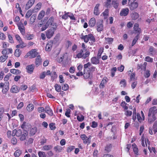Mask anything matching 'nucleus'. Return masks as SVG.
Here are the masks:
<instances>
[{
  "label": "nucleus",
  "instance_id": "obj_1",
  "mask_svg": "<svg viewBox=\"0 0 157 157\" xmlns=\"http://www.w3.org/2000/svg\"><path fill=\"white\" fill-rule=\"evenodd\" d=\"M84 51L83 50H80L78 53L76 55H74V58H82L84 59H86L90 55V52L88 51H86L85 53H83Z\"/></svg>",
  "mask_w": 157,
  "mask_h": 157
},
{
  "label": "nucleus",
  "instance_id": "obj_2",
  "mask_svg": "<svg viewBox=\"0 0 157 157\" xmlns=\"http://www.w3.org/2000/svg\"><path fill=\"white\" fill-rule=\"evenodd\" d=\"M83 68L84 72L85 70L88 71V69L89 70L90 72H93L95 71H97V69L96 67L92 65L91 63L89 62L84 65Z\"/></svg>",
  "mask_w": 157,
  "mask_h": 157
},
{
  "label": "nucleus",
  "instance_id": "obj_3",
  "mask_svg": "<svg viewBox=\"0 0 157 157\" xmlns=\"http://www.w3.org/2000/svg\"><path fill=\"white\" fill-rule=\"evenodd\" d=\"M81 39L84 40L85 42L87 43L90 40L92 42H94L95 39L93 35L91 34H89L88 35L82 36L81 37Z\"/></svg>",
  "mask_w": 157,
  "mask_h": 157
},
{
  "label": "nucleus",
  "instance_id": "obj_4",
  "mask_svg": "<svg viewBox=\"0 0 157 157\" xmlns=\"http://www.w3.org/2000/svg\"><path fill=\"white\" fill-rule=\"evenodd\" d=\"M37 54L38 53L36 49H32L27 53V54L25 56V58H27L29 56H31V58H34L35 57Z\"/></svg>",
  "mask_w": 157,
  "mask_h": 157
},
{
  "label": "nucleus",
  "instance_id": "obj_5",
  "mask_svg": "<svg viewBox=\"0 0 157 157\" xmlns=\"http://www.w3.org/2000/svg\"><path fill=\"white\" fill-rule=\"evenodd\" d=\"M81 138L83 141L84 144H90L91 142V138H88L85 134H82L81 136Z\"/></svg>",
  "mask_w": 157,
  "mask_h": 157
},
{
  "label": "nucleus",
  "instance_id": "obj_6",
  "mask_svg": "<svg viewBox=\"0 0 157 157\" xmlns=\"http://www.w3.org/2000/svg\"><path fill=\"white\" fill-rule=\"evenodd\" d=\"M156 119L154 114H152L149 112L148 114V121L150 124H151Z\"/></svg>",
  "mask_w": 157,
  "mask_h": 157
},
{
  "label": "nucleus",
  "instance_id": "obj_7",
  "mask_svg": "<svg viewBox=\"0 0 157 157\" xmlns=\"http://www.w3.org/2000/svg\"><path fill=\"white\" fill-rule=\"evenodd\" d=\"M55 29L54 28H52L46 32V35L47 38H51L53 35Z\"/></svg>",
  "mask_w": 157,
  "mask_h": 157
},
{
  "label": "nucleus",
  "instance_id": "obj_8",
  "mask_svg": "<svg viewBox=\"0 0 157 157\" xmlns=\"http://www.w3.org/2000/svg\"><path fill=\"white\" fill-rule=\"evenodd\" d=\"M20 89V88L17 85H13L11 86L10 89V91L12 93H17L19 91Z\"/></svg>",
  "mask_w": 157,
  "mask_h": 157
},
{
  "label": "nucleus",
  "instance_id": "obj_9",
  "mask_svg": "<svg viewBox=\"0 0 157 157\" xmlns=\"http://www.w3.org/2000/svg\"><path fill=\"white\" fill-rule=\"evenodd\" d=\"M97 30L98 32L101 31L103 29V21L102 20H99L97 23Z\"/></svg>",
  "mask_w": 157,
  "mask_h": 157
},
{
  "label": "nucleus",
  "instance_id": "obj_10",
  "mask_svg": "<svg viewBox=\"0 0 157 157\" xmlns=\"http://www.w3.org/2000/svg\"><path fill=\"white\" fill-rule=\"evenodd\" d=\"M129 10L128 8L123 9L121 10L120 15L121 16H126L128 13Z\"/></svg>",
  "mask_w": 157,
  "mask_h": 157
},
{
  "label": "nucleus",
  "instance_id": "obj_11",
  "mask_svg": "<svg viewBox=\"0 0 157 157\" xmlns=\"http://www.w3.org/2000/svg\"><path fill=\"white\" fill-rule=\"evenodd\" d=\"M128 4L131 10H133L136 9L138 6V3L136 2H131L130 3L128 2Z\"/></svg>",
  "mask_w": 157,
  "mask_h": 157
},
{
  "label": "nucleus",
  "instance_id": "obj_12",
  "mask_svg": "<svg viewBox=\"0 0 157 157\" xmlns=\"http://www.w3.org/2000/svg\"><path fill=\"white\" fill-rule=\"evenodd\" d=\"M133 29L137 33V35H138V36H139V34L141 33V29L139 28V25L138 23H136L135 24Z\"/></svg>",
  "mask_w": 157,
  "mask_h": 157
},
{
  "label": "nucleus",
  "instance_id": "obj_13",
  "mask_svg": "<svg viewBox=\"0 0 157 157\" xmlns=\"http://www.w3.org/2000/svg\"><path fill=\"white\" fill-rule=\"evenodd\" d=\"M34 67V65L33 64L27 66L26 69L27 70L28 73L31 74L33 72Z\"/></svg>",
  "mask_w": 157,
  "mask_h": 157
},
{
  "label": "nucleus",
  "instance_id": "obj_14",
  "mask_svg": "<svg viewBox=\"0 0 157 157\" xmlns=\"http://www.w3.org/2000/svg\"><path fill=\"white\" fill-rule=\"evenodd\" d=\"M98 57H92L91 59V63L94 65H97L99 64L100 61Z\"/></svg>",
  "mask_w": 157,
  "mask_h": 157
},
{
  "label": "nucleus",
  "instance_id": "obj_15",
  "mask_svg": "<svg viewBox=\"0 0 157 157\" xmlns=\"http://www.w3.org/2000/svg\"><path fill=\"white\" fill-rule=\"evenodd\" d=\"M108 81V78L106 77H104L102 80L100 85L99 88L100 89H102L104 88L105 85Z\"/></svg>",
  "mask_w": 157,
  "mask_h": 157
},
{
  "label": "nucleus",
  "instance_id": "obj_16",
  "mask_svg": "<svg viewBox=\"0 0 157 157\" xmlns=\"http://www.w3.org/2000/svg\"><path fill=\"white\" fill-rule=\"evenodd\" d=\"M3 89L2 90V92L4 94H6L9 89V82H6L5 83L4 86H3Z\"/></svg>",
  "mask_w": 157,
  "mask_h": 157
},
{
  "label": "nucleus",
  "instance_id": "obj_17",
  "mask_svg": "<svg viewBox=\"0 0 157 157\" xmlns=\"http://www.w3.org/2000/svg\"><path fill=\"white\" fill-rule=\"evenodd\" d=\"M35 0H29L26 5L25 9L28 10L34 4Z\"/></svg>",
  "mask_w": 157,
  "mask_h": 157
},
{
  "label": "nucleus",
  "instance_id": "obj_18",
  "mask_svg": "<svg viewBox=\"0 0 157 157\" xmlns=\"http://www.w3.org/2000/svg\"><path fill=\"white\" fill-rule=\"evenodd\" d=\"M45 112L47 113L49 115L52 116L53 115V111L48 105L46 106L45 107Z\"/></svg>",
  "mask_w": 157,
  "mask_h": 157
},
{
  "label": "nucleus",
  "instance_id": "obj_19",
  "mask_svg": "<svg viewBox=\"0 0 157 157\" xmlns=\"http://www.w3.org/2000/svg\"><path fill=\"white\" fill-rule=\"evenodd\" d=\"M28 132L26 130H24L23 132V134H21L20 140L21 141H24L26 139V137L28 135Z\"/></svg>",
  "mask_w": 157,
  "mask_h": 157
},
{
  "label": "nucleus",
  "instance_id": "obj_20",
  "mask_svg": "<svg viewBox=\"0 0 157 157\" xmlns=\"http://www.w3.org/2000/svg\"><path fill=\"white\" fill-rule=\"evenodd\" d=\"M41 59L40 56V55L37 56L36 59L35 63L36 66V67L39 66L41 63Z\"/></svg>",
  "mask_w": 157,
  "mask_h": 157
},
{
  "label": "nucleus",
  "instance_id": "obj_21",
  "mask_svg": "<svg viewBox=\"0 0 157 157\" xmlns=\"http://www.w3.org/2000/svg\"><path fill=\"white\" fill-rule=\"evenodd\" d=\"M96 20L94 17L91 18L89 23V26L91 27H94L96 24Z\"/></svg>",
  "mask_w": 157,
  "mask_h": 157
},
{
  "label": "nucleus",
  "instance_id": "obj_22",
  "mask_svg": "<svg viewBox=\"0 0 157 157\" xmlns=\"http://www.w3.org/2000/svg\"><path fill=\"white\" fill-rule=\"evenodd\" d=\"M99 4H97L96 5L94 8V14L96 15H98L100 14V11L99 10L98 8L99 6Z\"/></svg>",
  "mask_w": 157,
  "mask_h": 157
},
{
  "label": "nucleus",
  "instance_id": "obj_23",
  "mask_svg": "<svg viewBox=\"0 0 157 157\" xmlns=\"http://www.w3.org/2000/svg\"><path fill=\"white\" fill-rule=\"evenodd\" d=\"M61 13V12H59V14H60ZM64 14L63 15H60L59 16L60 17H61L63 19L66 20L68 18L69 14H70V13L64 11Z\"/></svg>",
  "mask_w": 157,
  "mask_h": 157
},
{
  "label": "nucleus",
  "instance_id": "obj_24",
  "mask_svg": "<svg viewBox=\"0 0 157 157\" xmlns=\"http://www.w3.org/2000/svg\"><path fill=\"white\" fill-rule=\"evenodd\" d=\"M19 44L17 45L16 46V48H22L25 47L26 46V44L23 41L21 42H19Z\"/></svg>",
  "mask_w": 157,
  "mask_h": 157
},
{
  "label": "nucleus",
  "instance_id": "obj_25",
  "mask_svg": "<svg viewBox=\"0 0 157 157\" xmlns=\"http://www.w3.org/2000/svg\"><path fill=\"white\" fill-rule=\"evenodd\" d=\"M34 109V106L32 104H29L26 107V110L29 112L32 111Z\"/></svg>",
  "mask_w": 157,
  "mask_h": 157
},
{
  "label": "nucleus",
  "instance_id": "obj_26",
  "mask_svg": "<svg viewBox=\"0 0 157 157\" xmlns=\"http://www.w3.org/2000/svg\"><path fill=\"white\" fill-rule=\"evenodd\" d=\"M149 112L155 115V114L157 113V109L155 106H154L149 109Z\"/></svg>",
  "mask_w": 157,
  "mask_h": 157
},
{
  "label": "nucleus",
  "instance_id": "obj_27",
  "mask_svg": "<svg viewBox=\"0 0 157 157\" xmlns=\"http://www.w3.org/2000/svg\"><path fill=\"white\" fill-rule=\"evenodd\" d=\"M133 151L136 155H140L139 153L138 152V148L135 144H133L132 145Z\"/></svg>",
  "mask_w": 157,
  "mask_h": 157
},
{
  "label": "nucleus",
  "instance_id": "obj_28",
  "mask_svg": "<svg viewBox=\"0 0 157 157\" xmlns=\"http://www.w3.org/2000/svg\"><path fill=\"white\" fill-rule=\"evenodd\" d=\"M45 14V12L42 10L39 13L37 18L38 20H40L44 16Z\"/></svg>",
  "mask_w": 157,
  "mask_h": 157
},
{
  "label": "nucleus",
  "instance_id": "obj_29",
  "mask_svg": "<svg viewBox=\"0 0 157 157\" xmlns=\"http://www.w3.org/2000/svg\"><path fill=\"white\" fill-rule=\"evenodd\" d=\"M37 131V128L36 127H34L31 128L30 129L29 133L31 135H33L35 134Z\"/></svg>",
  "mask_w": 157,
  "mask_h": 157
},
{
  "label": "nucleus",
  "instance_id": "obj_30",
  "mask_svg": "<svg viewBox=\"0 0 157 157\" xmlns=\"http://www.w3.org/2000/svg\"><path fill=\"white\" fill-rule=\"evenodd\" d=\"M36 15L35 14H33L32 16L30 19L29 22L30 24H32L34 22L36 18Z\"/></svg>",
  "mask_w": 157,
  "mask_h": 157
},
{
  "label": "nucleus",
  "instance_id": "obj_31",
  "mask_svg": "<svg viewBox=\"0 0 157 157\" xmlns=\"http://www.w3.org/2000/svg\"><path fill=\"white\" fill-rule=\"evenodd\" d=\"M10 72L12 73L15 75H18L21 73V71L19 70L15 69H11Z\"/></svg>",
  "mask_w": 157,
  "mask_h": 157
},
{
  "label": "nucleus",
  "instance_id": "obj_32",
  "mask_svg": "<svg viewBox=\"0 0 157 157\" xmlns=\"http://www.w3.org/2000/svg\"><path fill=\"white\" fill-rule=\"evenodd\" d=\"M8 56L7 55H2L0 57V62H4L8 58Z\"/></svg>",
  "mask_w": 157,
  "mask_h": 157
},
{
  "label": "nucleus",
  "instance_id": "obj_33",
  "mask_svg": "<svg viewBox=\"0 0 157 157\" xmlns=\"http://www.w3.org/2000/svg\"><path fill=\"white\" fill-rule=\"evenodd\" d=\"M18 29L20 30L21 33L22 35L25 34L24 27L23 26L22 24L21 25H18Z\"/></svg>",
  "mask_w": 157,
  "mask_h": 157
},
{
  "label": "nucleus",
  "instance_id": "obj_34",
  "mask_svg": "<svg viewBox=\"0 0 157 157\" xmlns=\"http://www.w3.org/2000/svg\"><path fill=\"white\" fill-rule=\"evenodd\" d=\"M139 17V14L136 12L132 13L131 15L132 19L133 20H135L137 19Z\"/></svg>",
  "mask_w": 157,
  "mask_h": 157
},
{
  "label": "nucleus",
  "instance_id": "obj_35",
  "mask_svg": "<svg viewBox=\"0 0 157 157\" xmlns=\"http://www.w3.org/2000/svg\"><path fill=\"white\" fill-rule=\"evenodd\" d=\"M52 47V43L51 42L48 43L46 45L45 49L46 51H50Z\"/></svg>",
  "mask_w": 157,
  "mask_h": 157
},
{
  "label": "nucleus",
  "instance_id": "obj_36",
  "mask_svg": "<svg viewBox=\"0 0 157 157\" xmlns=\"http://www.w3.org/2000/svg\"><path fill=\"white\" fill-rule=\"evenodd\" d=\"M120 84L121 87L124 88L126 85V82L124 79H122L120 82Z\"/></svg>",
  "mask_w": 157,
  "mask_h": 157
},
{
  "label": "nucleus",
  "instance_id": "obj_37",
  "mask_svg": "<svg viewBox=\"0 0 157 157\" xmlns=\"http://www.w3.org/2000/svg\"><path fill=\"white\" fill-rule=\"evenodd\" d=\"M21 54V51L19 49H17L15 51L14 55L16 57H19Z\"/></svg>",
  "mask_w": 157,
  "mask_h": 157
},
{
  "label": "nucleus",
  "instance_id": "obj_38",
  "mask_svg": "<svg viewBox=\"0 0 157 157\" xmlns=\"http://www.w3.org/2000/svg\"><path fill=\"white\" fill-rule=\"evenodd\" d=\"M22 153V151L20 150H17L14 153V155L15 157H18Z\"/></svg>",
  "mask_w": 157,
  "mask_h": 157
},
{
  "label": "nucleus",
  "instance_id": "obj_39",
  "mask_svg": "<svg viewBox=\"0 0 157 157\" xmlns=\"http://www.w3.org/2000/svg\"><path fill=\"white\" fill-rule=\"evenodd\" d=\"M102 14L104 16V19L107 18L109 15V11L108 10H105V11L102 13Z\"/></svg>",
  "mask_w": 157,
  "mask_h": 157
},
{
  "label": "nucleus",
  "instance_id": "obj_40",
  "mask_svg": "<svg viewBox=\"0 0 157 157\" xmlns=\"http://www.w3.org/2000/svg\"><path fill=\"white\" fill-rule=\"evenodd\" d=\"M117 1L118 0H112V4L115 9H117L119 5Z\"/></svg>",
  "mask_w": 157,
  "mask_h": 157
},
{
  "label": "nucleus",
  "instance_id": "obj_41",
  "mask_svg": "<svg viewBox=\"0 0 157 157\" xmlns=\"http://www.w3.org/2000/svg\"><path fill=\"white\" fill-rule=\"evenodd\" d=\"M52 148V146L50 145H45L43 146V150L44 151H48L50 150Z\"/></svg>",
  "mask_w": 157,
  "mask_h": 157
},
{
  "label": "nucleus",
  "instance_id": "obj_42",
  "mask_svg": "<svg viewBox=\"0 0 157 157\" xmlns=\"http://www.w3.org/2000/svg\"><path fill=\"white\" fill-rule=\"evenodd\" d=\"M111 0H106V2L105 3V6L107 8H110L111 7Z\"/></svg>",
  "mask_w": 157,
  "mask_h": 157
},
{
  "label": "nucleus",
  "instance_id": "obj_43",
  "mask_svg": "<svg viewBox=\"0 0 157 157\" xmlns=\"http://www.w3.org/2000/svg\"><path fill=\"white\" fill-rule=\"evenodd\" d=\"M103 52V48H100L98 51L97 56L98 58H100L102 53Z\"/></svg>",
  "mask_w": 157,
  "mask_h": 157
},
{
  "label": "nucleus",
  "instance_id": "obj_44",
  "mask_svg": "<svg viewBox=\"0 0 157 157\" xmlns=\"http://www.w3.org/2000/svg\"><path fill=\"white\" fill-rule=\"evenodd\" d=\"M112 145L110 144L107 145L105 148V150L107 152H109L111 150Z\"/></svg>",
  "mask_w": 157,
  "mask_h": 157
},
{
  "label": "nucleus",
  "instance_id": "obj_45",
  "mask_svg": "<svg viewBox=\"0 0 157 157\" xmlns=\"http://www.w3.org/2000/svg\"><path fill=\"white\" fill-rule=\"evenodd\" d=\"M105 39L106 41L108 42V43L109 44H112L113 41V39L111 38L105 37Z\"/></svg>",
  "mask_w": 157,
  "mask_h": 157
},
{
  "label": "nucleus",
  "instance_id": "obj_46",
  "mask_svg": "<svg viewBox=\"0 0 157 157\" xmlns=\"http://www.w3.org/2000/svg\"><path fill=\"white\" fill-rule=\"evenodd\" d=\"M53 21V17H51L48 20L46 23L49 26L52 25Z\"/></svg>",
  "mask_w": 157,
  "mask_h": 157
},
{
  "label": "nucleus",
  "instance_id": "obj_47",
  "mask_svg": "<svg viewBox=\"0 0 157 157\" xmlns=\"http://www.w3.org/2000/svg\"><path fill=\"white\" fill-rule=\"evenodd\" d=\"M139 36H138V35H137L135 36L134 39L133 40L132 43V46H133L136 44L137 40L138 39Z\"/></svg>",
  "mask_w": 157,
  "mask_h": 157
},
{
  "label": "nucleus",
  "instance_id": "obj_48",
  "mask_svg": "<svg viewBox=\"0 0 157 157\" xmlns=\"http://www.w3.org/2000/svg\"><path fill=\"white\" fill-rule=\"evenodd\" d=\"M25 37L28 40H32L34 38V35L33 34H28Z\"/></svg>",
  "mask_w": 157,
  "mask_h": 157
},
{
  "label": "nucleus",
  "instance_id": "obj_49",
  "mask_svg": "<svg viewBox=\"0 0 157 157\" xmlns=\"http://www.w3.org/2000/svg\"><path fill=\"white\" fill-rule=\"evenodd\" d=\"M153 128L154 129V133H155L157 132V121H156L154 123Z\"/></svg>",
  "mask_w": 157,
  "mask_h": 157
},
{
  "label": "nucleus",
  "instance_id": "obj_50",
  "mask_svg": "<svg viewBox=\"0 0 157 157\" xmlns=\"http://www.w3.org/2000/svg\"><path fill=\"white\" fill-rule=\"evenodd\" d=\"M77 118L78 120L80 122L84 120V117L82 115L77 116Z\"/></svg>",
  "mask_w": 157,
  "mask_h": 157
},
{
  "label": "nucleus",
  "instance_id": "obj_51",
  "mask_svg": "<svg viewBox=\"0 0 157 157\" xmlns=\"http://www.w3.org/2000/svg\"><path fill=\"white\" fill-rule=\"evenodd\" d=\"M54 149L56 151L59 152L62 150V148L60 146H57L54 147Z\"/></svg>",
  "mask_w": 157,
  "mask_h": 157
},
{
  "label": "nucleus",
  "instance_id": "obj_52",
  "mask_svg": "<svg viewBox=\"0 0 157 157\" xmlns=\"http://www.w3.org/2000/svg\"><path fill=\"white\" fill-rule=\"evenodd\" d=\"M150 75V71L148 70H146L145 71L144 76L146 78H148Z\"/></svg>",
  "mask_w": 157,
  "mask_h": 157
},
{
  "label": "nucleus",
  "instance_id": "obj_53",
  "mask_svg": "<svg viewBox=\"0 0 157 157\" xmlns=\"http://www.w3.org/2000/svg\"><path fill=\"white\" fill-rule=\"evenodd\" d=\"M56 90L57 92H60L61 91V87L60 85L57 84H55V86Z\"/></svg>",
  "mask_w": 157,
  "mask_h": 157
},
{
  "label": "nucleus",
  "instance_id": "obj_54",
  "mask_svg": "<svg viewBox=\"0 0 157 157\" xmlns=\"http://www.w3.org/2000/svg\"><path fill=\"white\" fill-rule=\"evenodd\" d=\"M32 11L30 10H28L25 15V17L26 18H29L32 14Z\"/></svg>",
  "mask_w": 157,
  "mask_h": 157
},
{
  "label": "nucleus",
  "instance_id": "obj_55",
  "mask_svg": "<svg viewBox=\"0 0 157 157\" xmlns=\"http://www.w3.org/2000/svg\"><path fill=\"white\" fill-rule=\"evenodd\" d=\"M71 110L69 109H67L65 113V115L68 117H70V114L71 113Z\"/></svg>",
  "mask_w": 157,
  "mask_h": 157
},
{
  "label": "nucleus",
  "instance_id": "obj_56",
  "mask_svg": "<svg viewBox=\"0 0 157 157\" xmlns=\"http://www.w3.org/2000/svg\"><path fill=\"white\" fill-rule=\"evenodd\" d=\"M75 148V147L73 146H70L67 147V151L68 152H70Z\"/></svg>",
  "mask_w": 157,
  "mask_h": 157
},
{
  "label": "nucleus",
  "instance_id": "obj_57",
  "mask_svg": "<svg viewBox=\"0 0 157 157\" xmlns=\"http://www.w3.org/2000/svg\"><path fill=\"white\" fill-rule=\"evenodd\" d=\"M145 60L147 62H152L153 61V59L152 58L148 56L145 57Z\"/></svg>",
  "mask_w": 157,
  "mask_h": 157
},
{
  "label": "nucleus",
  "instance_id": "obj_58",
  "mask_svg": "<svg viewBox=\"0 0 157 157\" xmlns=\"http://www.w3.org/2000/svg\"><path fill=\"white\" fill-rule=\"evenodd\" d=\"M38 154L39 157H46L45 153L44 152L40 151Z\"/></svg>",
  "mask_w": 157,
  "mask_h": 157
},
{
  "label": "nucleus",
  "instance_id": "obj_59",
  "mask_svg": "<svg viewBox=\"0 0 157 157\" xmlns=\"http://www.w3.org/2000/svg\"><path fill=\"white\" fill-rule=\"evenodd\" d=\"M16 7L17 8L18 10L19 11L21 14L23 16V15L21 14L22 10L21 7L20 6L19 4L18 3H16Z\"/></svg>",
  "mask_w": 157,
  "mask_h": 157
},
{
  "label": "nucleus",
  "instance_id": "obj_60",
  "mask_svg": "<svg viewBox=\"0 0 157 157\" xmlns=\"http://www.w3.org/2000/svg\"><path fill=\"white\" fill-rule=\"evenodd\" d=\"M84 77L85 79H88L90 78V72L88 73H85L84 72Z\"/></svg>",
  "mask_w": 157,
  "mask_h": 157
},
{
  "label": "nucleus",
  "instance_id": "obj_61",
  "mask_svg": "<svg viewBox=\"0 0 157 157\" xmlns=\"http://www.w3.org/2000/svg\"><path fill=\"white\" fill-rule=\"evenodd\" d=\"M69 88V86L67 84H65L62 87V89L63 90L66 91L68 90Z\"/></svg>",
  "mask_w": 157,
  "mask_h": 157
},
{
  "label": "nucleus",
  "instance_id": "obj_62",
  "mask_svg": "<svg viewBox=\"0 0 157 157\" xmlns=\"http://www.w3.org/2000/svg\"><path fill=\"white\" fill-rule=\"evenodd\" d=\"M15 38L19 42H21L22 41L21 39L20 36L18 34H16L15 36Z\"/></svg>",
  "mask_w": 157,
  "mask_h": 157
},
{
  "label": "nucleus",
  "instance_id": "obj_63",
  "mask_svg": "<svg viewBox=\"0 0 157 157\" xmlns=\"http://www.w3.org/2000/svg\"><path fill=\"white\" fill-rule=\"evenodd\" d=\"M2 54L3 55H6L9 54V53L8 52L7 48L3 49L2 52Z\"/></svg>",
  "mask_w": 157,
  "mask_h": 157
},
{
  "label": "nucleus",
  "instance_id": "obj_64",
  "mask_svg": "<svg viewBox=\"0 0 157 157\" xmlns=\"http://www.w3.org/2000/svg\"><path fill=\"white\" fill-rule=\"evenodd\" d=\"M16 136L17 137H20L22 134V131L20 129H19L17 130Z\"/></svg>",
  "mask_w": 157,
  "mask_h": 157
}]
</instances>
